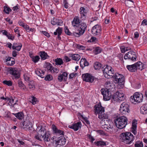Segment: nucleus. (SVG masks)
<instances>
[{"label": "nucleus", "mask_w": 147, "mask_h": 147, "mask_svg": "<svg viewBox=\"0 0 147 147\" xmlns=\"http://www.w3.org/2000/svg\"><path fill=\"white\" fill-rule=\"evenodd\" d=\"M40 129L38 131V134L36 135L34 138L37 140L42 141L43 139L45 142H48L50 141L49 138L50 134L46 131L45 128L42 126L38 127Z\"/></svg>", "instance_id": "f257e3e1"}, {"label": "nucleus", "mask_w": 147, "mask_h": 147, "mask_svg": "<svg viewBox=\"0 0 147 147\" xmlns=\"http://www.w3.org/2000/svg\"><path fill=\"white\" fill-rule=\"evenodd\" d=\"M120 140L125 144H130L134 140V137L130 132L122 133L120 135Z\"/></svg>", "instance_id": "f03ea898"}, {"label": "nucleus", "mask_w": 147, "mask_h": 147, "mask_svg": "<svg viewBox=\"0 0 147 147\" xmlns=\"http://www.w3.org/2000/svg\"><path fill=\"white\" fill-rule=\"evenodd\" d=\"M114 122L116 127L121 129L125 128L127 124V119L125 116H121L115 119Z\"/></svg>", "instance_id": "7ed1b4c3"}, {"label": "nucleus", "mask_w": 147, "mask_h": 147, "mask_svg": "<svg viewBox=\"0 0 147 147\" xmlns=\"http://www.w3.org/2000/svg\"><path fill=\"white\" fill-rule=\"evenodd\" d=\"M94 112L96 114H98V118L101 120L106 119L107 116L104 113L105 109L100 104H98L95 105L94 107Z\"/></svg>", "instance_id": "20e7f679"}, {"label": "nucleus", "mask_w": 147, "mask_h": 147, "mask_svg": "<svg viewBox=\"0 0 147 147\" xmlns=\"http://www.w3.org/2000/svg\"><path fill=\"white\" fill-rule=\"evenodd\" d=\"M88 24L85 22H82L78 27L77 31L73 32L72 33L74 36L79 37L83 35L86 30Z\"/></svg>", "instance_id": "39448f33"}, {"label": "nucleus", "mask_w": 147, "mask_h": 147, "mask_svg": "<svg viewBox=\"0 0 147 147\" xmlns=\"http://www.w3.org/2000/svg\"><path fill=\"white\" fill-rule=\"evenodd\" d=\"M126 68L129 71L132 72H135L137 69L142 70L144 68L143 64L140 61L131 65H127Z\"/></svg>", "instance_id": "423d86ee"}, {"label": "nucleus", "mask_w": 147, "mask_h": 147, "mask_svg": "<svg viewBox=\"0 0 147 147\" xmlns=\"http://www.w3.org/2000/svg\"><path fill=\"white\" fill-rule=\"evenodd\" d=\"M82 77L83 80L86 82L90 83L94 82L97 83L101 82L100 79H98L97 78H95L94 76L88 73L83 74Z\"/></svg>", "instance_id": "0eeeda50"}, {"label": "nucleus", "mask_w": 147, "mask_h": 147, "mask_svg": "<svg viewBox=\"0 0 147 147\" xmlns=\"http://www.w3.org/2000/svg\"><path fill=\"white\" fill-rule=\"evenodd\" d=\"M104 67L105 68L102 70L104 76L108 79L112 78L114 72L113 69L109 65H107Z\"/></svg>", "instance_id": "6e6552de"}, {"label": "nucleus", "mask_w": 147, "mask_h": 147, "mask_svg": "<svg viewBox=\"0 0 147 147\" xmlns=\"http://www.w3.org/2000/svg\"><path fill=\"white\" fill-rule=\"evenodd\" d=\"M143 96V94L139 92L135 93L133 96H131L130 97V100L131 102L134 104L135 102L140 103L142 101Z\"/></svg>", "instance_id": "1a4fd4ad"}, {"label": "nucleus", "mask_w": 147, "mask_h": 147, "mask_svg": "<svg viewBox=\"0 0 147 147\" xmlns=\"http://www.w3.org/2000/svg\"><path fill=\"white\" fill-rule=\"evenodd\" d=\"M129 108V104L126 102H124L121 105L119 110L122 114L126 115L130 112Z\"/></svg>", "instance_id": "9d476101"}, {"label": "nucleus", "mask_w": 147, "mask_h": 147, "mask_svg": "<svg viewBox=\"0 0 147 147\" xmlns=\"http://www.w3.org/2000/svg\"><path fill=\"white\" fill-rule=\"evenodd\" d=\"M137 57L136 53L133 51H130L125 55L124 58L125 60H130L132 61H135Z\"/></svg>", "instance_id": "9b49d317"}, {"label": "nucleus", "mask_w": 147, "mask_h": 147, "mask_svg": "<svg viewBox=\"0 0 147 147\" xmlns=\"http://www.w3.org/2000/svg\"><path fill=\"white\" fill-rule=\"evenodd\" d=\"M102 88L101 90L102 94L103 96V100L105 101L109 100L111 98V94L110 91H107V90Z\"/></svg>", "instance_id": "f8f14e48"}, {"label": "nucleus", "mask_w": 147, "mask_h": 147, "mask_svg": "<svg viewBox=\"0 0 147 147\" xmlns=\"http://www.w3.org/2000/svg\"><path fill=\"white\" fill-rule=\"evenodd\" d=\"M101 26L99 25H95L92 28V33L94 36L99 35L101 34Z\"/></svg>", "instance_id": "ddd939ff"}, {"label": "nucleus", "mask_w": 147, "mask_h": 147, "mask_svg": "<svg viewBox=\"0 0 147 147\" xmlns=\"http://www.w3.org/2000/svg\"><path fill=\"white\" fill-rule=\"evenodd\" d=\"M10 73L16 79H18L20 77V70L16 68H11L10 69Z\"/></svg>", "instance_id": "4468645a"}, {"label": "nucleus", "mask_w": 147, "mask_h": 147, "mask_svg": "<svg viewBox=\"0 0 147 147\" xmlns=\"http://www.w3.org/2000/svg\"><path fill=\"white\" fill-rule=\"evenodd\" d=\"M81 122H78L76 123H74L72 125H69L68 127L70 129H73L74 131H76L81 128Z\"/></svg>", "instance_id": "2eb2a0df"}, {"label": "nucleus", "mask_w": 147, "mask_h": 147, "mask_svg": "<svg viewBox=\"0 0 147 147\" xmlns=\"http://www.w3.org/2000/svg\"><path fill=\"white\" fill-rule=\"evenodd\" d=\"M88 10L84 7H82L80 8V18L82 20H85Z\"/></svg>", "instance_id": "dca6fc26"}, {"label": "nucleus", "mask_w": 147, "mask_h": 147, "mask_svg": "<svg viewBox=\"0 0 147 147\" xmlns=\"http://www.w3.org/2000/svg\"><path fill=\"white\" fill-rule=\"evenodd\" d=\"M82 22L78 16H75L71 22L72 26L74 28H77L80 23Z\"/></svg>", "instance_id": "f3484780"}, {"label": "nucleus", "mask_w": 147, "mask_h": 147, "mask_svg": "<svg viewBox=\"0 0 147 147\" xmlns=\"http://www.w3.org/2000/svg\"><path fill=\"white\" fill-rule=\"evenodd\" d=\"M32 123L30 122L29 120L24 121L21 125L22 128L26 129L28 128L30 129L32 127Z\"/></svg>", "instance_id": "a211bd4d"}, {"label": "nucleus", "mask_w": 147, "mask_h": 147, "mask_svg": "<svg viewBox=\"0 0 147 147\" xmlns=\"http://www.w3.org/2000/svg\"><path fill=\"white\" fill-rule=\"evenodd\" d=\"M68 73L66 72H64L62 74L59 75L58 77V80L60 82H61L62 80L65 82L67 79Z\"/></svg>", "instance_id": "6ab92c4d"}, {"label": "nucleus", "mask_w": 147, "mask_h": 147, "mask_svg": "<svg viewBox=\"0 0 147 147\" xmlns=\"http://www.w3.org/2000/svg\"><path fill=\"white\" fill-rule=\"evenodd\" d=\"M52 129L53 133L59 135H64L63 131L62 130L58 129L55 125L53 124L52 125Z\"/></svg>", "instance_id": "aec40b11"}, {"label": "nucleus", "mask_w": 147, "mask_h": 147, "mask_svg": "<svg viewBox=\"0 0 147 147\" xmlns=\"http://www.w3.org/2000/svg\"><path fill=\"white\" fill-rule=\"evenodd\" d=\"M1 32L2 33L3 35L6 36L9 39L13 40L15 38V36H13L12 34L8 33L6 30H2L1 31Z\"/></svg>", "instance_id": "412c9836"}, {"label": "nucleus", "mask_w": 147, "mask_h": 147, "mask_svg": "<svg viewBox=\"0 0 147 147\" xmlns=\"http://www.w3.org/2000/svg\"><path fill=\"white\" fill-rule=\"evenodd\" d=\"M22 47V44L21 43H14L12 47L13 50H16L18 51H19Z\"/></svg>", "instance_id": "4be33fe9"}, {"label": "nucleus", "mask_w": 147, "mask_h": 147, "mask_svg": "<svg viewBox=\"0 0 147 147\" xmlns=\"http://www.w3.org/2000/svg\"><path fill=\"white\" fill-rule=\"evenodd\" d=\"M80 66L83 69L85 66H88L89 65V63L85 58L81 59L80 62Z\"/></svg>", "instance_id": "5701e85b"}, {"label": "nucleus", "mask_w": 147, "mask_h": 147, "mask_svg": "<svg viewBox=\"0 0 147 147\" xmlns=\"http://www.w3.org/2000/svg\"><path fill=\"white\" fill-rule=\"evenodd\" d=\"M132 127L131 129V131L135 135H136L137 134V123L136 122H135L134 120L132 121Z\"/></svg>", "instance_id": "b1692460"}, {"label": "nucleus", "mask_w": 147, "mask_h": 147, "mask_svg": "<svg viewBox=\"0 0 147 147\" xmlns=\"http://www.w3.org/2000/svg\"><path fill=\"white\" fill-rule=\"evenodd\" d=\"M66 142V139L63 136H60L58 138V140L57 141V144L62 146L64 145Z\"/></svg>", "instance_id": "393cba45"}, {"label": "nucleus", "mask_w": 147, "mask_h": 147, "mask_svg": "<svg viewBox=\"0 0 147 147\" xmlns=\"http://www.w3.org/2000/svg\"><path fill=\"white\" fill-rule=\"evenodd\" d=\"M117 96L119 101H123L125 99L124 94L121 91H117Z\"/></svg>", "instance_id": "a878e982"}, {"label": "nucleus", "mask_w": 147, "mask_h": 147, "mask_svg": "<svg viewBox=\"0 0 147 147\" xmlns=\"http://www.w3.org/2000/svg\"><path fill=\"white\" fill-rule=\"evenodd\" d=\"M39 54L41 58V59L43 60L47 59L49 57V56L47 55V53L45 51H40L39 53Z\"/></svg>", "instance_id": "bb28decb"}, {"label": "nucleus", "mask_w": 147, "mask_h": 147, "mask_svg": "<svg viewBox=\"0 0 147 147\" xmlns=\"http://www.w3.org/2000/svg\"><path fill=\"white\" fill-rule=\"evenodd\" d=\"M140 113L145 115L147 113V104L142 106L140 108Z\"/></svg>", "instance_id": "cd10ccee"}, {"label": "nucleus", "mask_w": 147, "mask_h": 147, "mask_svg": "<svg viewBox=\"0 0 147 147\" xmlns=\"http://www.w3.org/2000/svg\"><path fill=\"white\" fill-rule=\"evenodd\" d=\"M35 72L36 74L42 78L44 77V72L41 70L40 69H36Z\"/></svg>", "instance_id": "c85d7f7f"}, {"label": "nucleus", "mask_w": 147, "mask_h": 147, "mask_svg": "<svg viewBox=\"0 0 147 147\" xmlns=\"http://www.w3.org/2000/svg\"><path fill=\"white\" fill-rule=\"evenodd\" d=\"M29 101L33 105H34L37 103L38 100L37 99L33 96H30L29 98Z\"/></svg>", "instance_id": "c756f323"}, {"label": "nucleus", "mask_w": 147, "mask_h": 147, "mask_svg": "<svg viewBox=\"0 0 147 147\" xmlns=\"http://www.w3.org/2000/svg\"><path fill=\"white\" fill-rule=\"evenodd\" d=\"M117 95V92L113 94L112 95H111V99L112 101H115L116 102L119 101Z\"/></svg>", "instance_id": "7c9ffc66"}, {"label": "nucleus", "mask_w": 147, "mask_h": 147, "mask_svg": "<svg viewBox=\"0 0 147 147\" xmlns=\"http://www.w3.org/2000/svg\"><path fill=\"white\" fill-rule=\"evenodd\" d=\"M45 67L47 69V70L49 72H51L53 66L52 65L49 63H46L45 65Z\"/></svg>", "instance_id": "2f4dec72"}, {"label": "nucleus", "mask_w": 147, "mask_h": 147, "mask_svg": "<svg viewBox=\"0 0 147 147\" xmlns=\"http://www.w3.org/2000/svg\"><path fill=\"white\" fill-rule=\"evenodd\" d=\"M113 77L114 80L115 81H117V80L120 77H122L121 78L122 79V80H123V76L121 74H119L117 73H116L115 75H113Z\"/></svg>", "instance_id": "473e14b6"}, {"label": "nucleus", "mask_w": 147, "mask_h": 147, "mask_svg": "<svg viewBox=\"0 0 147 147\" xmlns=\"http://www.w3.org/2000/svg\"><path fill=\"white\" fill-rule=\"evenodd\" d=\"M94 143L97 146H106V142L103 141L95 142Z\"/></svg>", "instance_id": "72a5a7b5"}, {"label": "nucleus", "mask_w": 147, "mask_h": 147, "mask_svg": "<svg viewBox=\"0 0 147 147\" xmlns=\"http://www.w3.org/2000/svg\"><path fill=\"white\" fill-rule=\"evenodd\" d=\"M114 85L113 84V83H106V86L107 87L106 89L107 90V91H110L114 88Z\"/></svg>", "instance_id": "f704fd0d"}, {"label": "nucleus", "mask_w": 147, "mask_h": 147, "mask_svg": "<svg viewBox=\"0 0 147 147\" xmlns=\"http://www.w3.org/2000/svg\"><path fill=\"white\" fill-rule=\"evenodd\" d=\"M15 116L19 119H22L24 117V115L22 112H18L17 113H12Z\"/></svg>", "instance_id": "c9c22d12"}, {"label": "nucleus", "mask_w": 147, "mask_h": 147, "mask_svg": "<svg viewBox=\"0 0 147 147\" xmlns=\"http://www.w3.org/2000/svg\"><path fill=\"white\" fill-rule=\"evenodd\" d=\"M55 64L56 65H61L63 64V61L61 58H57L55 60Z\"/></svg>", "instance_id": "e433bc0d"}, {"label": "nucleus", "mask_w": 147, "mask_h": 147, "mask_svg": "<svg viewBox=\"0 0 147 147\" xmlns=\"http://www.w3.org/2000/svg\"><path fill=\"white\" fill-rule=\"evenodd\" d=\"M70 56L73 60L77 61H78L80 58V56L78 54L71 55Z\"/></svg>", "instance_id": "4c0bfd02"}, {"label": "nucleus", "mask_w": 147, "mask_h": 147, "mask_svg": "<svg viewBox=\"0 0 147 147\" xmlns=\"http://www.w3.org/2000/svg\"><path fill=\"white\" fill-rule=\"evenodd\" d=\"M3 11L7 14H8L12 11L11 9L7 5H5L4 7Z\"/></svg>", "instance_id": "58836bf2"}, {"label": "nucleus", "mask_w": 147, "mask_h": 147, "mask_svg": "<svg viewBox=\"0 0 147 147\" xmlns=\"http://www.w3.org/2000/svg\"><path fill=\"white\" fill-rule=\"evenodd\" d=\"M101 64L98 62H95L94 64V68L96 70L100 69L101 67Z\"/></svg>", "instance_id": "ea45409f"}, {"label": "nucleus", "mask_w": 147, "mask_h": 147, "mask_svg": "<svg viewBox=\"0 0 147 147\" xmlns=\"http://www.w3.org/2000/svg\"><path fill=\"white\" fill-rule=\"evenodd\" d=\"M62 31V28L59 27L56 30V31L54 33V34L56 35L57 34L59 35H61Z\"/></svg>", "instance_id": "a19ab883"}, {"label": "nucleus", "mask_w": 147, "mask_h": 147, "mask_svg": "<svg viewBox=\"0 0 147 147\" xmlns=\"http://www.w3.org/2000/svg\"><path fill=\"white\" fill-rule=\"evenodd\" d=\"M121 51L122 53H124L125 51L130 50L131 49V48L124 46H122L120 47Z\"/></svg>", "instance_id": "79ce46f5"}, {"label": "nucleus", "mask_w": 147, "mask_h": 147, "mask_svg": "<svg viewBox=\"0 0 147 147\" xmlns=\"http://www.w3.org/2000/svg\"><path fill=\"white\" fill-rule=\"evenodd\" d=\"M94 51L95 54L96 55L101 52L102 49L100 47H97L94 49Z\"/></svg>", "instance_id": "37998d69"}, {"label": "nucleus", "mask_w": 147, "mask_h": 147, "mask_svg": "<svg viewBox=\"0 0 147 147\" xmlns=\"http://www.w3.org/2000/svg\"><path fill=\"white\" fill-rule=\"evenodd\" d=\"M32 59V61L34 63H36L39 61L40 58L37 55L36 56L33 57Z\"/></svg>", "instance_id": "c03bdc74"}, {"label": "nucleus", "mask_w": 147, "mask_h": 147, "mask_svg": "<svg viewBox=\"0 0 147 147\" xmlns=\"http://www.w3.org/2000/svg\"><path fill=\"white\" fill-rule=\"evenodd\" d=\"M135 147H143V144L142 142H137L134 145Z\"/></svg>", "instance_id": "a18cd8bd"}, {"label": "nucleus", "mask_w": 147, "mask_h": 147, "mask_svg": "<svg viewBox=\"0 0 147 147\" xmlns=\"http://www.w3.org/2000/svg\"><path fill=\"white\" fill-rule=\"evenodd\" d=\"M105 130L108 131H112L113 129V126L109 125V126H107L104 127Z\"/></svg>", "instance_id": "49530a36"}, {"label": "nucleus", "mask_w": 147, "mask_h": 147, "mask_svg": "<svg viewBox=\"0 0 147 147\" xmlns=\"http://www.w3.org/2000/svg\"><path fill=\"white\" fill-rule=\"evenodd\" d=\"M14 100L13 98L9 99V103H10L11 104V106H13L16 104V102L17 101V100H16L15 101V103H14Z\"/></svg>", "instance_id": "de8ad7c7"}, {"label": "nucleus", "mask_w": 147, "mask_h": 147, "mask_svg": "<svg viewBox=\"0 0 147 147\" xmlns=\"http://www.w3.org/2000/svg\"><path fill=\"white\" fill-rule=\"evenodd\" d=\"M77 75V74L76 73H73L70 74L69 76V79H73L74 78L76 77Z\"/></svg>", "instance_id": "09e8293b"}, {"label": "nucleus", "mask_w": 147, "mask_h": 147, "mask_svg": "<svg viewBox=\"0 0 147 147\" xmlns=\"http://www.w3.org/2000/svg\"><path fill=\"white\" fill-rule=\"evenodd\" d=\"M66 34L69 35H71V33L70 32L67 26H65L64 28Z\"/></svg>", "instance_id": "8fccbe9b"}, {"label": "nucleus", "mask_w": 147, "mask_h": 147, "mask_svg": "<svg viewBox=\"0 0 147 147\" xmlns=\"http://www.w3.org/2000/svg\"><path fill=\"white\" fill-rule=\"evenodd\" d=\"M53 79L52 76L50 75H47L45 78V79L46 81H50Z\"/></svg>", "instance_id": "3c124183"}, {"label": "nucleus", "mask_w": 147, "mask_h": 147, "mask_svg": "<svg viewBox=\"0 0 147 147\" xmlns=\"http://www.w3.org/2000/svg\"><path fill=\"white\" fill-rule=\"evenodd\" d=\"M63 3L64 5V7L67 9L69 7V3L67 0H63Z\"/></svg>", "instance_id": "603ef678"}, {"label": "nucleus", "mask_w": 147, "mask_h": 147, "mask_svg": "<svg viewBox=\"0 0 147 147\" xmlns=\"http://www.w3.org/2000/svg\"><path fill=\"white\" fill-rule=\"evenodd\" d=\"M59 69L55 67H53V68H52V69L51 70V73H58L59 71Z\"/></svg>", "instance_id": "864d4df0"}, {"label": "nucleus", "mask_w": 147, "mask_h": 147, "mask_svg": "<svg viewBox=\"0 0 147 147\" xmlns=\"http://www.w3.org/2000/svg\"><path fill=\"white\" fill-rule=\"evenodd\" d=\"M117 87L118 89H120L123 88L124 86V83H117Z\"/></svg>", "instance_id": "5fc2aeb1"}, {"label": "nucleus", "mask_w": 147, "mask_h": 147, "mask_svg": "<svg viewBox=\"0 0 147 147\" xmlns=\"http://www.w3.org/2000/svg\"><path fill=\"white\" fill-rule=\"evenodd\" d=\"M15 63V60L14 58H12L11 60L8 63V65L10 66L13 65Z\"/></svg>", "instance_id": "6e6d98bb"}, {"label": "nucleus", "mask_w": 147, "mask_h": 147, "mask_svg": "<svg viewBox=\"0 0 147 147\" xmlns=\"http://www.w3.org/2000/svg\"><path fill=\"white\" fill-rule=\"evenodd\" d=\"M19 5L17 4L16 6H14L13 8V10L15 12H17L18 11Z\"/></svg>", "instance_id": "4d7b16f0"}, {"label": "nucleus", "mask_w": 147, "mask_h": 147, "mask_svg": "<svg viewBox=\"0 0 147 147\" xmlns=\"http://www.w3.org/2000/svg\"><path fill=\"white\" fill-rule=\"evenodd\" d=\"M87 136L88 137V138L90 140V142H91L93 143V142L95 140V139L90 135L88 134L87 135Z\"/></svg>", "instance_id": "13d9d810"}, {"label": "nucleus", "mask_w": 147, "mask_h": 147, "mask_svg": "<svg viewBox=\"0 0 147 147\" xmlns=\"http://www.w3.org/2000/svg\"><path fill=\"white\" fill-rule=\"evenodd\" d=\"M18 85L22 89H25L26 88L25 86L23 83H18Z\"/></svg>", "instance_id": "bf43d9fd"}, {"label": "nucleus", "mask_w": 147, "mask_h": 147, "mask_svg": "<svg viewBox=\"0 0 147 147\" xmlns=\"http://www.w3.org/2000/svg\"><path fill=\"white\" fill-rule=\"evenodd\" d=\"M57 20L55 18H53V20L51 21V24L53 25H55L57 24Z\"/></svg>", "instance_id": "052dcab7"}, {"label": "nucleus", "mask_w": 147, "mask_h": 147, "mask_svg": "<svg viewBox=\"0 0 147 147\" xmlns=\"http://www.w3.org/2000/svg\"><path fill=\"white\" fill-rule=\"evenodd\" d=\"M121 77H120L117 80V81H116V82H117V83H122V82H125V78L123 76V80H122V79L121 78Z\"/></svg>", "instance_id": "680f3d73"}, {"label": "nucleus", "mask_w": 147, "mask_h": 147, "mask_svg": "<svg viewBox=\"0 0 147 147\" xmlns=\"http://www.w3.org/2000/svg\"><path fill=\"white\" fill-rule=\"evenodd\" d=\"M77 48L80 50H83L84 49V47L81 45L78 44L77 45Z\"/></svg>", "instance_id": "e2e57ef3"}, {"label": "nucleus", "mask_w": 147, "mask_h": 147, "mask_svg": "<svg viewBox=\"0 0 147 147\" xmlns=\"http://www.w3.org/2000/svg\"><path fill=\"white\" fill-rule=\"evenodd\" d=\"M141 85L140 83H135L134 87L136 89H139L141 87Z\"/></svg>", "instance_id": "0e129e2a"}, {"label": "nucleus", "mask_w": 147, "mask_h": 147, "mask_svg": "<svg viewBox=\"0 0 147 147\" xmlns=\"http://www.w3.org/2000/svg\"><path fill=\"white\" fill-rule=\"evenodd\" d=\"M142 25L144 26L147 25V21L146 19L144 20L142 22Z\"/></svg>", "instance_id": "69168bd1"}, {"label": "nucleus", "mask_w": 147, "mask_h": 147, "mask_svg": "<svg viewBox=\"0 0 147 147\" xmlns=\"http://www.w3.org/2000/svg\"><path fill=\"white\" fill-rule=\"evenodd\" d=\"M97 132L101 135H105V132L102 130H98Z\"/></svg>", "instance_id": "338daca9"}, {"label": "nucleus", "mask_w": 147, "mask_h": 147, "mask_svg": "<svg viewBox=\"0 0 147 147\" xmlns=\"http://www.w3.org/2000/svg\"><path fill=\"white\" fill-rule=\"evenodd\" d=\"M6 21L10 24H12L13 23L12 21L9 18H7L6 19Z\"/></svg>", "instance_id": "774afa93"}]
</instances>
